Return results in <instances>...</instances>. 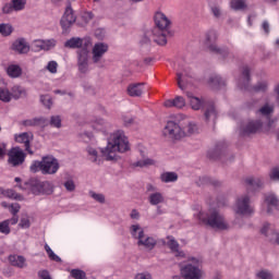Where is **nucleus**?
<instances>
[{"instance_id":"1","label":"nucleus","mask_w":279,"mask_h":279,"mask_svg":"<svg viewBox=\"0 0 279 279\" xmlns=\"http://www.w3.org/2000/svg\"><path fill=\"white\" fill-rule=\"evenodd\" d=\"M88 155L93 156L94 159L92 162H97L98 165H104V158L107 161H117L119 160V156H117V151L119 154H125V151H130V140L125 135V131L117 130L113 133V136L107 142V146L100 148V157L97 153V149L89 148Z\"/></svg>"},{"instance_id":"2","label":"nucleus","mask_w":279,"mask_h":279,"mask_svg":"<svg viewBox=\"0 0 279 279\" xmlns=\"http://www.w3.org/2000/svg\"><path fill=\"white\" fill-rule=\"evenodd\" d=\"M60 169V161L53 155H45L41 160H33L29 171L31 173H38L43 175H56Z\"/></svg>"},{"instance_id":"3","label":"nucleus","mask_w":279,"mask_h":279,"mask_svg":"<svg viewBox=\"0 0 279 279\" xmlns=\"http://www.w3.org/2000/svg\"><path fill=\"white\" fill-rule=\"evenodd\" d=\"M21 191H27L29 189L31 193L35 196L38 195H53L56 191V185L51 181H40L38 178H29L24 181L23 184L19 185Z\"/></svg>"},{"instance_id":"4","label":"nucleus","mask_w":279,"mask_h":279,"mask_svg":"<svg viewBox=\"0 0 279 279\" xmlns=\"http://www.w3.org/2000/svg\"><path fill=\"white\" fill-rule=\"evenodd\" d=\"M196 132L197 123L194 121L189 122L186 131L173 120H169L163 129V134L169 136L171 141H182L185 136H193Z\"/></svg>"},{"instance_id":"5","label":"nucleus","mask_w":279,"mask_h":279,"mask_svg":"<svg viewBox=\"0 0 279 279\" xmlns=\"http://www.w3.org/2000/svg\"><path fill=\"white\" fill-rule=\"evenodd\" d=\"M75 21H77V15H75V10H73V7L69 0L63 15L61 16L59 22L62 29L61 34L63 36H68V34H71V28L73 27V25H75Z\"/></svg>"},{"instance_id":"6","label":"nucleus","mask_w":279,"mask_h":279,"mask_svg":"<svg viewBox=\"0 0 279 279\" xmlns=\"http://www.w3.org/2000/svg\"><path fill=\"white\" fill-rule=\"evenodd\" d=\"M90 39H83L82 47L76 51L77 53V68L80 73H88V58H90Z\"/></svg>"},{"instance_id":"7","label":"nucleus","mask_w":279,"mask_h":279,"mask_svg":"<svg viewBox=\"0 0 279 279\" xmlns=\"http://www.w3.org/2000/svg\"><path fill=\"white\" fill-rule=\"evenodd\" d=\"M187 97L190 99V106L192 110H204L206 108L204 117L206 121L210 119V102L204 99H201L197 96H193V94L187 93Z\"/></svg>"},{"instance_id":"8","label":"nucleus","mask_w":279,"mask_h":279,"mask_svg":"<svg viewBox=\"0 0 279 279\" xmlns=\"http://www.w3.org/2000/svg\"><path fill=\"white\" fill-rule=\"evenodd\" d=\"M9 159L8 162L12 167H21L27 158V153L20 148L19 146L12 147L8 153Z\"/></svg>"},{"instance_id":"9","label":"nucleus","mask_w":279,"mask_h":279,"mask_svg":"<svg viewBox=\"0 0 279 279\" xmlns=\"http://www.w3.org/2000/svg\"><path fill=\"white\" fill-rule=\"evenodd\" d=\"M181 276L183 279H202V269L190 263L181 268Z\"/></svg>"},{"instance_id":"10","label":"nucleus","mask_w":279,"mask_h":279,"mask_svg":"<svg viewBox=\"0 0 279 279\" xmlns=\"http://www.w3.org/2000/svg\"><path fill=\"white\" fill-rule=\"evenodd\" d=\"M235 213L236 215H252L254 213V208L250 205V196L245 195L238 198Z\"/></svg>"},{"instance_id":"11","label":"nucleus","mask_w":279,"mask_h":279,"mask_svg":"<svg viewBox=\"0 0 279 279\" xmlns=\"http://www.w3.org/2000/svg\"><path fill=\"white\" fill-rule=\"evenodd\" d=\"M157 244H158V241H156L154 236L147 235L145 238V230L141 229L138 231L137 245L145 247V250H148V252H151V250H154Z\"/></svg>"},{"instance_id":"12","label":"nucleus","mask_w":279,"mask_h":279,"mask_svg":"<svg viewBox=\"0 0 279 279\" xmlns=\"http://www.w3.org/2000/svg\"><path fill=\"white\" fill-rule=\"evenodd\" d=\"M155 29L159 32H169V25H171V20L160 11H157L154 15Z\"/></svg>"},{"instance_id":"13","label":"nucleus","mask_w":279,"mask_h":279,"mask_svg":"<svg viewBox=\"0 0 279 279\" xmlns=\"http://www.w3.org/2000/svg\"><path fill=\"white\" fill-rule=\"evenodd\" d=\"M14 138L16 143L24 144V151H27L29 156H34V151L32 150V141H34V134L31 133L29 136V133L23 132L20 134H15Z\"/></svg>"},{"instance_id":"14","label":"nucleus","mask_w":279,"mask_h":279,"mask_svg":"<svg viewBox=\"0 0 279 279\" xmlns=\"http://www.w3.org/2000/svg\"><path fill=\"white\" fill-rule=\"evenodd\" d=\"M210 228H214L215 230H228V223H226L223 216L217 210H214L210 214Z\"/></svg>"},{"instance_id":"15","label":"nucleus","mask_w":279,"mask_h":279,"mask_svg":"<svg viewBox=\"0 0 279 279\" xmlns=\"http://www.w3.org/2000/svg\"><path fill=\"white\" fill-rule=\"evenodd\" d=\"M11 49L20 56H25L29 53V44L27 43L25 37H20L12 43Z\"/></svg>"},{"instance_id":"16","label":"nucleus","mask_w":279,"mask_h":279,"mask_svg":"<svg viewBox=\"0 0 279 279\" xmlns=\"http://www.w3.org/2000/svg\"><path fill=\"white\" fill-rule=\"evenodd\" d=\"M108 51V44L106 43H96L93 47V62L97 64L104 58V54Z\"/></svg>"},{"instance_id":"17","label":"nucleus","mask_w":279,"mask_h":279,"mask_svg":"<svg viewBox=\"0 0 279 279\" xmlns=\"http://www.w3.org/2000/svg\"><path fill=\"white\" fill-rule=\"evenodd\" d=\"M22 125H24V128H38L39 125L43 130H45V128H47L49 123L47 118L38 117V118L23 120Z\"/></svg>"},{"instance_id":"18","label":"nucleus","mask_w":279,"mask_h":279,"mask_svg":"<svg viewBox=\"0 0 279 279\" xmlns=\"http://www.w3.org/2000/svg\"><path fill=\"white\" fill-rule=\"evenodd\" d=\"M167 34L168 36H173V33H171L170 31H160L154 28L153 40L160 47H165V45H167Z\"/></svg>"},{"instance_id":"19","label":"nucleus","mask_w":279,"mask_h":279,"mask_svg":"<svg viewBox=\"0 0 279 279\" xmlns=\"http://www.w3.org/2000/svg\"><path fill=\"white\" fill-rule=\"evenodd\" d=\"M165 108H178L182 110L186 106V100L182 96H177L173 99H168L163 102Z\"/></svg>"},{"instance_id":"20","label":"nucleus","mask_w":279,"mask_h":279,"mask_svg":"<svg viewBox=\"0 0 279 279\" xmlns=\"http://www.w3.org/2000/svg\"><path fill=\"white\" fill-rule=\"evenodd\" d=\"M5 73L11 80H16L23 75V68L19 64L11 63L7 66Z\"/></svg>"},{"instance_id":"21","label":"nucleus","mask_w":279,"mask_h":279,"mask_svg":"<svg viewBox=\"0 0 279 279\" xmlns=\"http://www.w3.org/2000/svg\"><path fill=\"white\" fill-rule=\"evenodd\" d=\"M238 86L241 90H250V68H243L242 77L239 81Z\"/></svg>"},{"instance_id":"22","label":"nucleus","mask_w":279,"mask_h":279,"mask_svg":"<svg viewBox=\"0 0 279 279\" xmlns=\"http://www.w3.org/2000/svg\"><path fill=\"white\" fill-rule=\"evenodd\" d=\"M265 202L268 206L267 213L271 214L274 210H279V199L274 194H269L265 197Z\"/></svg>"},{"instance_id":"23","label":"nucleus","mask_w":279,"mask_h":279,"mask_svg":"<svg viewBox=\"0 0 279 279\" xmlns=\"http://www.w3.org/2000/svg\"><path fill=\"white\" fill-rule=\"evenodd\" d=\"M143 83H134L128 86V95L130 97H142L143 95Z\"/></svg>"},{"instance_id":"24","label":"nucleus","mask_w":279,"mask_h":279,"mask_svg":"<svg viewBox=\"0 0 279 279\" xmlns=\"http://www.w3.org/2000/svg\"><path fill=\"white\" fill-rule=\"evenodd\" d=\"M247 191H256L263 186V180L260 178L250 177L245 179Z\"/></svg>"},{"instance_id":"25","label":"nucleus","mask_w":279,"mask_h":279,"mask_svg":"<svg viewBox=\"0 0 279 279\" xmlns=\"http://www.w3.org/2000/svg\"><path fill=\"white\" fill-rule=\"evenodd\" d=\"M1 195H3L4 197H8L9 199H15V202H24L25 201V196L16 193V191L13 189L1 190Z\"/></svg>"},{"instance_id":"26","label":"nucleus","mask_w":279,"mask_h":279,"mask_svg":"<svg viewBox=\"0 0 279 279\" xmlns=\"http://www.w3.org/2000/svg\"><path fill=\"white\" fill-rule=\"evenodd\" d=\"M82 45H84V38L82 37H71L64 43V47L68 49H82Z\"/></svg>"},{"instance_id":"27","label":"nucleus","mask_w":279,"mask_h":279,"mask_svg":"<svg viewBox=\"0 0 279 279\" xmlns=\"http://www.w3.org/2000/svg\"><path fill=\"white\" fill-rule=\"evenodd\" d=\"M25 256L23 255H10L9 262L12 267H19V269H23L25 267Z\"/></svg>"},{"instance_id":"28","label":"nucleus","mask_w":279,"mask_h":279,"mask_svg":"<svg viewBox=\"0 0 279 279\" xmlns=\"http://www.w3.org/2000/svg\"><path fill=\"white\" fill-rule=\"evenodd\" d=\"M263 128V122L259 120L251 121L244 128L243 134H256V131Z\"/></svg>"},{"instance_id":"29","label":"nucleus","mask_w":279,"mask_h":279,"mask_svg":"<svg viewBox=\"0 0 279 279\" xmlns=\"http://www.w3.org/2000/svg\"><path fill=\"white\" fill-rule=\"evenodd\" d=\"M167 245L171 252H174L177 256L184 257V252L180 251V243L175 238L170 236V240L167 242Z\"/></svg>"},{"instance_id":"30","label":"nucleus","mask_w":279,"mask_h":279,"mask_svg":"<svg viewBox=\"0 0 279 279\" xmlns=\"http://www.w3.org/2000/svg\"><path fill=\"white\" fill-rule=\"evenodd\" d=\"M194 218L197 219L201 226H210V214L201 210L198 214H194Z\"/></svg>"},{"instance_id":"31","label":"nucleus","mask_w":279,"mask_h":279,"mask_svg":"<svg viewBox=\"0 0 279 279\" xmlns=\"http://www.w3.org/2000/svg\"><path fill=\"white\" fill-rule=\"evenodd\" d=\"M161 182L169 184L171 182H178V172L167 171L160 174Z\"/></svg>"},{"instance_id":"32","label":"nucleus","mask_w":279,"mask_h":279,"mask_svg":"<svg viewBox=\"0 0 279 279\" xmlns=\"http://www.w3.org/2000/svg\"><path fill=\"white\" fill-rule=\"evenodd\" d=\"M226 86V81L219 75L211 76V90H219Z\"/></svg>"},{"instance_id":"33","label":"nucleus","mask_w":279,"mask_h":279,"mask_svg":"<svg viewBox=\"0 0 279 279\" xmlns=\"http://www.w3.org/2000/svg\"><path fill=\"white\" fill-rule=\"evenodd\" d=\"M148 202L151 206H158V204H162L165 202V196H162V193L155 192L149 195Z\"/></svg>"},{"instance_id":"34","label":"nucleus","mask_w":279,"mask_h":279,"mask_svg":"<svg viewBox=\"0 0 279 279\" xmlns=\"http://www.w3.org/2000/svg\"><path fill=\"white\" fill-rule=\"evenodd\" d=\"M12 32H14V26L10 23H0V34L4 38H8V36H12Z\"/></svg>"},{"instance_id":"35","label":"nucleus","mask_w":279,"mask_h":279,"mask_svg":"<svg viewBox=\"0 0 279 279\" xmlns=\"http://www.w3.org/2000/svg\"><path fill=\"white\" fill-rule=\"evenodd\" d=\"M57 43L58 41L53 38L48 40H41V44L38 47L43 51H49L50 49H53V47H56Z\"/></svg>"},{"instance_id":"36","label":"nucleus","mask_w":279,"mask_h":279,"mask_svg":"<svg viewBox=\"0 0 279 279\" xmlns=\"http://www.w3.org/2000/svg\"><path fill=\"white\" fill-rule=\"evenodd\" d=\"M0 101L10 104L12 101V93L8 88H0Z\"/></svg>"},{"instance_id":"37","label":"nucleus","mask_w":279,"mask_h":279,"mask_svg":"<svg viewBox=\"0 0 279 279\" xmlns=\"http://www.w3.org/2000/svg\"><path fill=\"white\" fill-rule=\"evenodd\" d=\"M230 8L235 11L245 10L247 4H245V0H231Z\"/></svg>"},{"instance_id":"38","label":"nucleus","mask_w":279,"mask_h":279,"mask_svg":"<svg viewBox=\"0 0 279 279\" xmlns=\"http://www.w3.org/2000/svg\"><path fill=\"white\" fill-rule=\"evenodd\" d=\"M13 4L14 12H21L25 10V5H27V0H11Z\"/></svg>"},{"instance_id":"39","label":"nucleus","mask_w":279,"mask_h":279,"mask_svg":"<svg viewBox=\"0 0 279 279\" xmlns=\"http://www.w3.org/2000/svg\"><path fill=\"white\" fill-rule=\"evenodd\" d=\"M70 276L74 279H86V271H84L80 268H73L70 271Z\"/></svg>"},{"instance_id":"40","label":"nucleus","mask_w":279,"mask_h":279,"mask_svg":"<svg viewBox=\"0 0 279 279\" xmlns=\"http://www.w3.org/2000/svg\"><path fill=\"white\" fill-rule=\"evenodd\" d=\"M12 232V229H10V220H3L0 222V233L1 234H10Z\"/></svg>"},{"instance_id":"41","label":"nucleus","mask_w":279,"mask_h":279,"mask_svg":"<svg viewBox=\"0 0 279 279\" xmlns=\"http://www.w3.org/2000/svg\"><path fill=\"white\" fill-rule=\"evenodd\" d=\"M210 51L211 53H215L216 56H221L222 58H226V56L228 54V51L226 49H221L215 44H211Z\"/></svg>"},{"instance_id":"42","label":"nucleus","mask_w":279,"mask_h":279,"mask_svg":"<svg viewBox=\"0 0 279 279\" xmlns=\"http://www.w3.org/2000/svg\"><path fill=\"white\" fill-rule=\"evenodd\" d=\"M259 114L263 117H269L274 112V106L266 104L258 110Z\"/></svg>"},{"instance_id":"43","label":"nucleus","mask_w":279,"mask_h":279,"mask_svg":"<svg viewBox=\"0 0 279 279\" xmlns=\"http://www.w3.org/2000/svg\"><path fill=\"white\" fill-rule=\"evenodd\" d=\"M123 126L131 128L134 125V121H136V116H122Z\"/></svg>"},{"instance_id":"44","label":"nucleus","mask_w":279,"mask_h":279,"mask_svg":"<svg viewBox=\"0 0 279 279\" xmlns=\"http://www.w3.org/2000/svg\"><path fill=\"white\" fill-rule=\"evenodd\" d=\"M89 195L90 198L95 199V202H98V204H106V196L104 194H98L96 192L90 191Z\"/></svg>"},{"instance_id":"45","label":"nucleus","mask_w":279,"mask_h":279,"mask_svg":"<svg viewBox=\"0 0 279 279\" xmlns=\"http://www.w3.org/2000/svg\"><path fill=\"white\" fill-rule=\"evenodd\" d=\"M39 101L40 104H43V106H45L48 109L51 108V106L53 105V101H51V98L49 95H40Z\"/></svg>"},{"instance_id":"46","label":"nucleus","mask_w":279,"mask_h":279,"mask_svg":"<svg viewBox=\"0 0 279 279\" xmlns=\"http://www.w3.org/2000/svg\"><path fill=\"white\" fill-rule=\"evenodd\" d=\"M19 228H21L22 230H28V228H31L32 226V222L29 221V218L27 217H22L20 219V222H19Z\"/></svg>"},{"instance_id":"47","label":"nucleus","mask_w":279,"mask_h":279,"mask_svg":"<svg viewBox=\"0 0 279 279\" xmlns=\"http://www.w3.org/2000/svg\"><path fill=\"white\" fill-rule=\"evenodd\" d=\"M50 125H52V128H62V118H60V116H51Z\"/></svg>"},{"instance_id":"48","label":"nucleus","mask_w":279,"mask_h":279,"mask_svg":"<svg viewBox=\"0 0 279 279\" xmlns=\"http://www.w3.org/2000/svg\"><path fill=\"white\" fill-rule=\"evenodd\" d=\"M1 11H2V14H12L14 12L12 1L11 2H5L2 5Z\"/></svg>"},{"instance_id":"49","label":"nucleus","mask_w":279,"mask_h":279,"mask_svg":"<svg viewBox=\"0 0 279 279\" xmlns=\"http://www.w3.org/2000/svg\"><path fill=\"white\" fill-rule=\"evenodd\" d=\"M47 71L49 73L56 74L58 73V62L57 61H49L48 64L46 65Z\"/></svg>"},{"instance_id":"50","label":"nucleus","mask_w":279,"mask_h":279,"mask_svg":"<svg viewBox=\"0 0 279 279\" xmlns=\"http://www.w3.org/2000/svg\"><path fill=\"white\" fill-rule=\"evenodd\" d=\"M63 186L69 193H73V191H75V182H73V179L66 180L63 183Z\"/></svg>"},{"instance_id":"51","label":"nucleus","mask_w":279,"mask_h":279,"mask_svg":"<svg viewBox=\"0 0 279 279\" xmlns=\"http://www.w3.org/2000/svg\"><path fill=\"white\" fill-rule=\"evenodd\" d=\"M253 90H255V93H265V90H267V82L257 83V85L253 87Z\"/></svg>"},{"instance_id":"52","label":"nucleus","mask_w":279,"mask_h":279,"mask_svg":"<svg viewBox=\"0 0 279 279\" xmlns=\"http://www.w3.org/2000/svg\"><path fill=\"white\" fill-rule=\"evenodd\" d=\"M148 165H153L151 159L137 160L133 163V167H140L143 169V167H147Z\"/></svg>"},{"instance_id":"53","label":"nucleus","mask_w":279,"mask_h":279,"mask_svg":"<svg viewBox=\"0 0 279 279\" xmlns=\"http://www.w3.org/2000/svg\"><path fill=\"white\" fill-rule=\"evenodd\" d=\"M143 230L141 225H132L131 226V235L133 239H138V232Z\"/></svg>"},{"instance_id":"54","label":"nucleus","mask_w":279,"mask_h":279,"mask_svg":"<svg viewBox=\"0 0 279 279\" xmlns=\"http://www.w3.org/2000/svg\"><path fill=\"white\" fill-rule=\"evenodd\" d=\"M256 276L258 279H274V276L271 275V272L267 270H260L259 272H257Z\"/></svg>"},{"instance_id":"55","label":"nucleus","mask_w":279,"mask_h":279,"mask_svg":"<svg viewBox=\"0 0 279 279\" xmlns=\"http://www.w3.org/2000/svg\"><path fill=\"white\" fill-rule=\"evenodd\" d=\"M10 208H11V215L19 216V213L21 210V204H19V203L11 204Z\"/></svg>"},{"instance_id":"56","label":"nucleus","mask_w":279,"mask_h":279,"mask_svg":"<svg viewBox=\"0 0 279 279\" xmlns=\"http://www.w3.org/2000/svg\"><path fill=\"white\" fill-rule=\"evenodd\" d=\"M82 19L84 21V23H90V21H93V19H95V14H93V12H85L83 15H82Z\"/></svg>"},{"instance_id":"57","label":"nucleus","mask_w":279,"mask_h":279,"mask_svg":"<svg viewBox=\"0 0 279 279\" xmlns=\"http://www.w3.org/2000/svg\"><path fill=\"white\" fill-rule=\"evenodd\" d=\"M38 276L40 279H53L47 269L39 270Z\"/></svg>"},{"instance_id":"58","label":"nucleus","mask_w":279,"mask_h":279,"mask_svg":"<svg viewBox=\"0 0 279 279\" xmlns=\"http://www.w3.org/2000/svg\"><path fill=\"white\" fill-rule=\"evenodd\" d=\"M7 147L8 144H5L4 142L0 145V160H3L5 158Z\"/></svg>"},{"instance_id":"59","label":"nucleus","mask_w":279,"mask_h":279,"mask_svg":"<svg viewBox=\"0 0 279 279\" xmlns=\"http://www.w3.org/2000/svg\"><path fill=\"white\" fill-rule=\"evenodd\" d=\"M48 257L53 260L54 263H62V258L58 256V254H56V252H51Z\"/></svg>"},{"instance_id":"60","label":"nucleus","mask_w":279,"mask_h":279,"mask_svg":"<svg viewBox=\"0 0 279 279\" xmlns=\"http://www.w3.org/2000/svg\"><path fill=\"white\" fill-rule=\"evenodd\" d=\"M270 180H279V168H274L271 170Z\"/></svg>"},{"instance_id":"61","label":"nucleus","mask_w":279,"mask_h":279,"mask_svg":"<svg viewBox=\"0 0 279 279\" xmlns=\"http://www.w3.org/2000/svg\"><path fill=\"white\" fill-rule=\"evenodd\" d=\"M211 12L216 19H219L221 16V9H219V7H214L211 9Z\"/></svg>"},{"instance_id":"62","label":"nucleus","mask_w":279,"mask_h":279,"mask_svg":"<svg viewBox=\"0 0 279 279\" xmlns=\"http://www.w3.org/2000/svg\"><path fill=\"white\" fill-rule=\"evenodd\" d=\"M5 221H9V226L11 223V226H16L19 223V216H13L10 219H5Z\"/></svg>"},{"instance_id":"63","label":"nucleus","mask_w":279,"mask_h":279,"mask_svg":"<svg viewBox=\"0 0 279 279\" xmlns=\"http://www.w3.org/2000/svg\"><path fill=\"white\" fill-rule=\"evenodd\" d=\"M131 219H141V214L136 209H132L130 214Z\"/></svg>"},{"instance_id":"64","label":"nucleus","mask_w":279,"mask_h":279,"mask_svg":"<svg viewBox=\"0 0 279 279\" xmlns=\"http://www.w3.org/2000/svg\"><path fill=\"white\" fill-rule=\"evenodd\" d=\"M178 86L180 88V90H184V85L182 84V73H178Z\"/></svg>"}]
</instances>
